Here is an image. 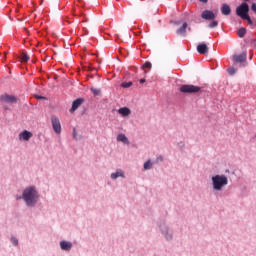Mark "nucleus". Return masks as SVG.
I'll list each match as a JSON object with an SVG mask.
<instances>
[{"mask_svg": "<svg viewBox=\"0 0 256 256\" xmlns=\"http://www.w3.org/2000/svg\"><path fill=\"white\" fill-rule=\"evenodd\" d=\"M186 31H187V22H184V24L182 25V27H180V28L176 31V33H177L178 35H185Z\"/></svg>", "mask_w": 256, "mask_h": 256, "instance_id": "a211bd4d", "label": "nucleus"}, {"mask_svg": "<svg viewBox=\"0 0 256 256\" xmlns=\"http://www.w3.org/2000/svg\"><path fill=\"white\" fill-rule=\"evenodd\" d=\"M16 199H23L27 207H35L39 201V192L34 186H29L23 190L22 196H17Z\"/></svg>", "mask_w": 256, "mask_h": 256, "instance_id": "f257e3e1", "label": "nucleus"}, {"mask_svg": "<svg viewBox=\"0 0 256 256\" xmlns=\"http://www.w3.org/2000/svg\"><path fill=\"white\" fill-rule=\"evenodd\" d=\"M73 137H74V139L77 137V132H75V129L73 131Z\"/></svg>", "mask_w": 256, "mask_h": 256, "instance_id": "c756f323", "label": "nucleus"}, {"mask_svg": "<svg viewBox=\"0 0 256 256\" xmlns=\"http://www.w3.org/2000/svg\"><path fill=\"white\" fill-rule=\"evenodd\" d=\"M111 179L115 181L116 179H119V177H122V179H125V171L122 169H117L114 173L110 175Z\"/></svg>", "mask_w": 256, "mask_h": 256, "instance_id": "9b49d317", "label": "nucleus"}, {"mask_svg": "<svg viewBox=\"0 0 256 256\" xmlns=\"http://www.w3.org/2000/svg\"><path fill=\"white\" fill-rule=\"evenodd\" d=\"M83 103L82 99H77L72 103V107L70 109V113H75V111H77V109H79V107H81Z\"/></svg>", "mask_w": 256, "mask_h": 256, "instance_id": "4468645a", "label": "nucleus"}, {"mask_svg": "<svg viewBox=\"0 0 256 256\" xmlns=\"http://www.w3.org/2000/svg\"><path fill=\"white\" fill-rule=\"evenodd\" d=\"M199 91H201V87L191 84H184L180 87V93L193 94L199 93Z\"/></svg>", "mask_w": 256, "mask_h": 256, "instance_id": "7ed1b4c3", "label": "nucleus"}, {"mask_svg": "<svg viewBox=\"0 0 256 256\" xmlns=\"http://www.w3.org/2000/svg\"><path fill=\"white\" fill-rule=\"evenodd\" d=\"M51 124H52V129L56 133V135H61V121L57 116L51 117Z\"/></svg>", "mask_w": 256, "mask_h": 256, "instance_id": "39448f33", "label": "nucleus"}, {"mask_svg": "<svg viewBox=\"0 0 256 256\" xmlns=\"http://www.w3.org/2000/svg\"><path fill=\"white\" fill-rule=\"evenodd\" d=\"M140 83H145V79L144 78L140 79Z\"/></svg>", "mask_w": 256, "mask_h": 256, "instance_id": "2f4dec72", "label": "nucleus"}, {"mask_svg": "<svg viewBox=\"0 0 256 256\" xmlns=\"http://www.w3.org/2000/svg\"><path fill=\"white\" fill-rule=\"evenodd\" d=\"M213 191H223V187L229 185V178L225 175H215L211 178Z\"/></svg>", "mask_w": 256, "mask_h": 256, "instance_id": "f03ea898", "label": "nucleus"}, {"mask_svg": "<svg viewBox=\"0 0 256 256\" xmlns=\"http://www.w3.org/2000/svg\"><path fill=\"white\" fill-rule=\"evenodd\" d=\"M118 113L122 117H129V115H131V109H129L127 107H122V108L118 109Z\"/></svg>", "mask_w": 256, "mask_h": 256, "instance_id": "2eb2a0df", "label": "nucleus"}, {"mask_svg": "<svg viewBox=\"0 0 256 256\" xmlns=\"http://www.w3.org/2000/svg\"><path fill=\"white\" fill-rule=\"evenodd\" d=\"M31 137H33V133L24 130L19 134L18 139L19 141H29Z\"/></svg>", "mask_w": 256, "mask_h": 256, "instance_id": "1a4fd4ad", "label": "nucleus"}, {"mask_svg": "<svg viewBox=\"0 0 256 256\" xmlns=\"http://www.w3.org/2000/svg\"><path fill=\"white\" fill-rule=\"evenodd\" d=\"M236 15H238V17L241 19L246 17V15H249V4H247V2H243L241 5H239L236 8Z\"/></svg>", "mask_w": 256, "mask_h": 256, "instance_id": "20e7f679", "label": "nucleus"}, {"mask_svg": "<svg viewBox=\"0 0 256 256\" xmlns=\"http://www.w3.org/2000/svg\"><path fill=\"white\" fill-rule=\"evenodd\" d=\"M116 139L118 142L124 143V145H129V138H127V136L123 133L118 134Z\"/></svg>", "mask_w": 256, "mask_h": 256, "instance_id": "dca6fc26", "label": "nucleus"}, {"mask_svg": "<svg viewBox=\"0 0 256 256\" xmlns=\"http://www.w3.org/2000/svg\"><path fill=\"white\" fill-rule=\"evenodd\" d=\"M0 101L2 103H7L8 105H13L14 103H17V97L9 94H4L0 97Z\"/></svg>", "mask_w": 256, "mask_h": 256, "instance_id": "0eeeda50", "label": "nucleus"}, {"mask_svg": "<svg viewBox=\"0 0 256 256\" xmlns=\"http://www.w3.org/2000/svg\"><path fill=\"white\" fill-rule=\"evenodd\" d=\"M233 61L235 63H245V61H247V52H243L242 54H239V55H234Z\"/></svg>", "mask_w": 256, "mask_h": 256, "instance_id": "9d476101", "label": "nucleus"}, {"mask_svg": "<svg viewBox=\"0 0 256 256\" xmlns=\"http://www.w3.org/2000/svg\"><path fill=\"white\" fill-rule=\"evenodd\" d=\"M21 59L24 63H27V61H29V55H27V53H22Z\"/></svg>", "mask_w": 256, "mask_h": 256, "instance_id": "4be33fe9", "label": "nucleus"}, {"mask_svg": "<svg viewBox=\"0 0 256 256\" xmlns=\"http://www.w3.org/2000/svg\"><path fill=\"white\" fill-rule=\"evenodd\" d=\"M60 248L62 249V251H71V249L73 248V243L68 241H61Z\"/></svg>", "mask_w": 256, "mask_h": 256, "instance_id": "ddd939ff", "label": "nucleus"}, {"mask_svg": "<svg viewBox=\"0 0 256 256\" xmlns=\"http://www.w3.org/2000/svg\"><path fill=\"white\" fill-rule=\"evenodd\" d=\"M246 33H247V30H245V28H240L238 30V36L241 37V38L245 37Z\"/></svg>", "mask_w": 256, "mask_h": 256, "instance_id": "aec40b11", "label": "nucleus"}, {"mask_svg": "<svg viewBox=\"0 0 256 256\" xmlns=\"http://www.w3.org/2000/svg\"><path fill=\"white\" fill-rule=\"evenodd\" d=\"M11 243H12L15 247H17V245H19V240H17V238H15V237H12V238H11Z\"/></svg>", "mask_w": 256, "mask_h": 256, "instance_id": "393cba45", "label": "nucleus"}, {"mask_svg": "<svg viewBox=\"0 0 256 256\" xmlns=\"http://www.w3.org/2000/svg\"><path fill=\"white\" fill-rule=\"evenodd\" d=\"M36 99H45L43 96H36Z\"/></svg>", "mask_w": 256, "mask_h": 256, "instance_id": "7c9ffc66", "label": "nucleus"}, {"mask_svg": "<svg viewBox=\"0 0 256 256\" xmlns=\"http://www.w3.org/2000/svg\"><path fill=\"white\" fill-rule=\"evenodd\" d=\"M222 15H231V7L228 4H223L221 7Z\"/></svg>", "mask_w": 256, "mask_h": 256, "instance_id": "f3484780", "label": "nucleus"}, {"mask_svg": "<svg viewBox=\"0 0 256 256\" xmlns=\"http://www.w3.org/2000/svg\"><path fill=\"white\" fill-rule=\"evenodd\" d=\"M197 51L200 55H207L209 53V47H207V44L202 43L197 46Z\"/></svg>", "mask_w": 256, "mask_h": 256, "instance_id": "f8f14e48", "label": "nucleus"}, {"mask_svg": "<svg viewBox=\"0 0 256 256\" xmlns=\"http://www.w3.org/2000/svg\"><path fill=\"white\" fill-rule=\"evenodd\" d=\"M217 25H219V22L216 20H213L212 22H210L209 27L210 29H214V27H217Z\"/></svg>", "mask_w": 256, "mask_h": 256, "instance_id": "b1692460", "label": "nucleus"}, {"mask_svg": "<svg viewBox=\"0 0 256 256\" xmlns=\"http://www.w3.org/2000/svg\"><path fill=\"white\" fill-rule=\"evenodd\" d=\"M133 85V82H123L121 84V87H123L124 89H129V87H131Z\"/></svg>", "mask_w": 256, "mask_h": 256, "instance_id": "412c9836", "label": "nucleus"}, {"mask_svg": "<svg viewBox=\"0 0 256 256\" xmlns=\"http://www.w3.org/2000/svg\"><path fill=\"white\" fill-rule=\"evenodd\" d=\"M228 73H229V75H235V73H237V70L235 68L231 67V68H228Z\"/></svg>", "mask_w": 256, "mask_h": 256, "instance_id": "a878e982", "label": "nucleus"}, {"mask_svg": "<svg viewBox=\"0 0 256 256\" xmlns=\"http://www.w3.org/2000/svg\"><path fill=\"white\" fill-rule=\"evenodd\" d=\"M243 1H245V3H247V2L250 1V0H243Z\"/></svg>", "mask_w": 256, "mask_h": 256, "instance_id": "f704fd0d", "label": "nucleus"}, {"mask_svg": "<svg viewBox=\"0 0 256 256\" xmlns=\"http://www.w3.org/2000/svg\"><path fill=\"white\" fill-rule=\"evenodd\" d=\"M242 19H244V21H247L249 25H253V20H251V16H249V14L244 16Z\"/></svg>", "mask_w": 256, "mask_h": 256, "instance_id": "5701e85b", "label": "nucleus"}, {"mask_svg": "<svg viewBox=\"0 0 256 256\" xmlns=\"http://www.w3.org/2000/svg\"><path fill=\"white\" fill-rule=\"evenodd\" d=\"M153 168V162L151 160H148L144 163V170L149 171V169Z\"/></svg>", "mask_w": 256, "mask_h": 256, "instance_id": "6ab92c4d", "label": "nucleus"}, {"mask_svg": "<svg viewBox=\"0 0 256 256\" xmlns=\"http://www.w3.org/2000/svg\"><path fill=\"white\" fill-rule=\"evenodd\" d=\"M160 231L167 241H171L173 239V231L169 229L167 224H161Z\"/></svg>", "mask_w": 256, "mask_h": 256, "instance_id": "423d86ee", "label": "nucleus"}, {"mask_svg": "<svg viewBox=\"0 0 256 256\" xmlns=\"http://www.w3.org/2000/svg\"><path fill=\"white\" fill-rule=\"evenodd\" d=\"M91 92L93 93V95H99V93H101V91L97 88H91Z\"/></svg>", "mask_w": 256, "mask_h": 256, "instance_id": "bb28decb", "label": "nucleus"}, {"mask_svg": "<svg viewBox=\"0 0 256 256\" xmlns=\"http://www.w3.org/2000/svg\"><path fill=\"white\" fill-rule=\"evenodd\" d=\"M202 19H205L206 21H213L215 19V13L211 10H205L201 14Z\"/></svg>", "mask_w": 256, "mask_h": 256, "instance_id": "6e6552de", "label": "nucleus"}, {"mask_svg": "<svg viewBox=\"0 0 256 256\" xmlns=\"http://www.w3.org/2000/svg\"><path fill=\"white\" fill-rule=\"evenodd\" d=\"M201 3H207V0H199Z\"/></svg>", "mask_w": 256, "mask_h": 256, "instance_id": "473e14b6", "label": "nucleus"}, {"mask_svg": "<svg viewBox=\"0 0 256 256\" xmlns=\"http://www.w3.org/2000/svg\"><path fill=\"white\" fill-rule=\"evenodd\" d=\"M151 67H152L151 62H145V64L143 65L144 69H151Z\"/></svg>", "mask_w": 256, "mask_h": 256, "instance_id": "cd10ccee", "label": "nucleus"}, {"mask_svg": "<svg viewBox=\"0 0 256 256\" xmlns=\"http://www.w3.org/2000/svg\"><path fill=\"white\" fill-rule=\"evenodd\" d=\"M251 10L253 11V13L256 14V3H253V4H252Z\"/></svg>", "mask_w": 256, "mask_h": 256, "instance_id": "c85d7f7f", "label": "nucleus"}, {"mask_svg": "<svg viewBox=\"0 0 256 256\" xmlns=\"http://www.w3.org/2000/svg\"><path fill=\"white\" fill-rule=\"evenodd\" d=\"M158 160H159V161H163V157H159Z\"/></svg>", "mask_w": 256, "mask_h": 256, "instance_id": "72a5a7b5", "label": "nucleus"}]
</instances>
